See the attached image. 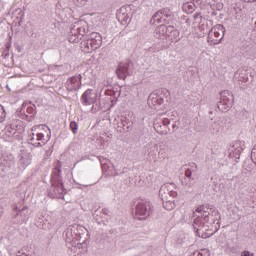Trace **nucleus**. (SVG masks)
Listing matches in <instances>:
<instances>
[{"label": "nucleus", "mask_w": 256, "mask_h": 256, "mask_svg": "<svg viewBox=\"0 0 256 256\" xmlns=\"http://www.w3.org/2000/svg\"><path fill=\"white\" fill-rule=\"evenodd\" d=\"M241 256H255L252 252H249L247 250L241 252Z\"/></svg>", "instance_id": "obj_27"}, {"label": "nucleus", "mask_w": 256, "mask_h": 256, "mask_svg": "<svg viewBox=\"0 0 256 256\" xmlns=\"http://www.w3.org/2000/svg\"><path fill=\"white\" fill-rule=\"evenodd\" d=\"M81 101L83 105H93L97 101V92L93 89L86 90L81 96Z\"/></svg>", "instance_id": "obj_8"}, {"label": "nucleus", "mask_w": 256, "mask_h": 256, "mask_svg": "<svg viewBox=\"0 0 256 256\" xmlns=\"http://www.w3.org/2000/svg\"><path fill=\"white\" fill-rule=\"evenodd\" d=\"M227 108L231 107V104L233 103L231 100H228L227 102H224Z\"/></svg>", "instance_id": "obj_31"}, {"label": "nucleus", "mask_w": 256, "mask_h": 256, "mask_svg": "<svg viewBox=\"0 0 256 256\" xmlns=\"http://www.w3.org/2000/svg\"><path fill=\"white\" fill-rule=\"evenodd\" d=\"M118 21L122 24L127 23L129 21V14L125 11V9H120V11L116 15Z\"/></svg>", "instance_id": "obj_18"}, {"label": "nucleus", "mask_w": 256, "mask_h": 256, "mask_svg": "<svg viewBox=\"0 0 256 256\" xmlns=\"http://www.w3.org/2000/svg\"><path fill=\"white\" fill-rule=\"evenodd\" d=\"M16 256H17V253H16Z\"/></svg>", "instance_id": "obj_39"}, {"label": "nucleus", "mask_w": 256, "mask_h": 256, "mask_svg": "<svg viewBox=\"0 0 256 256\" xmlns=\"http://www.w3.org/2000/svg\"><path fill=\"white\" fill-rule=\"evenodd\" d=\"M9 129H11V128H7L6 131H9Z\"/></svg>", "instance_id": "obj_37"}, {"label": "nucleus", "mask_w": 256, "mask_h": 256, "mask_svg": "<svg viewBox=\"0 0 256 256\" xmlns=\"http://www.w3.org/2000/svg\"><path fill=\"white\" fill-rule=\"evenodd\" d=\"M66 235V241L71 242L75 241V234H73V229L68 228L65 232Z\"/></svg>", "instance_id": "obj_22"}, {"label": "nucleus", "mask_w": 256, "mask_h": 256, "mask_svg": "<svg viewBox=\"0 0 256 256\" xmlns=\"http://www.w3.org/2000/svg\"><path fill=\"white\" fill-rule=\"evenodd\" d=\"M183 9L186 11V13H193V11H195V4L186 3L183 5Z\"/></svg>", "instance_id": "obj_23"}, {"label": "nucleus", "mask_w": 256, "mask_h": 256, "mask_svg": "<svg viewBox=\"0 0 256 256\" xmlns=\"http://www.w3.org/2000/svg\"><path fill=\"white\" fill-rule=\"evenodd\" d=\"M70 128H71L72 132H73L74 135H75V133H77V131H78V129H79V125L77 124V122L72 121V122L70 123Z\"/></svg>", "instance_id": "obj_25"}, {"label": "nucleus", "mask_w": 256, "mask_h": 256, "mask_svg": "<svg viewBox=\"0 0 256 256\" xmlns=\"http://www.w3.org/2000/svg\"><path fill=\"white\" fill-rule=\"evenodd\" d=\"M159 197L163 201V207L166 211H173L177 206L175 204V200H169V196H167V186H161L159 191Z\"/></svg>", "instance_id": "obj_7"}, {"label": "nucleus", "mask_w": 256, "mask_h": 256, "mask_svg": "<svg viewBox=\"0 0 256 256\" xmlns=\"http://www.w3.org/2000/svg\"><path fill=\"white\" fill-rule=\"evenodd\" d=\"M191 175H193V173L191 172V169H187L185 172V176L188 177V179H191Z\"/></svg>", "instance_id": "obj_28"}, {"label": "nucleus", "mask_w": 256, "mask_h": 256, "mask_svg": "<svg viewBox=\"0 0 256 256\" xmlns=\"http://www.w3.org/2000/svg\"><path fill=\"white\" fill-rule=\"evenodd\" d=\"M166 195H167V197H173V199H175V197H177V192H175V191L168 192V190H167Z\"/></svg>", "instance_id": "obj_26"}, {"label": "nucleus", "mask_w": 256, "mask_h": 256, "mask_svg": "<svg viewBox=\"0 0 256 256\" xmlns=\"http://www.w3.org/2000/svg\"><path fill=\"white\" fill-rule=\"evenodd\" d=\"M173 19V12L164 8L162 10L157 11L151 18L150 23L155 25V23H167V21H171Z\"/></svg>", "instance_id": "obj_6"}, {"label": "nucleus", "mask_w": 256, "mask_h": 256, "mask_svg": "<svg viewBox=\"0 0 256 256\" xmlns=\"http://www.w3.org/2000/svg\"><path fill=\"white\" fill-rule=\"evenodd\" d=\"M31 165V157L29 156H22L20 159V166L22 169H27Z\"/></svg>", "instance_id": "obj_19"}, {"label": "nucleus", "mask_w": 256, "mask_h": 256, "mask_svg": "<svg viewBox=\"0 0 256 256\" xmlns=\"http://www.w3.org/2000/svg\"><path fill=\"white\" fill-rule=\"evenodd\" d=\"M0 167H9V169H12V167H15V157H13V155L4 157V159L0 161Z\"/></svg>", "instance_id": "obj_17"}, {"label": "nucleus", "mask_w": 256, "mask_h": 256, "mask_svg": "<svg viewBox=\"0 0 256 256\" xmlns=\"http://www.w3.org/2000/svg\"><path fill=\"white\" fill-rule=\"evenodd\" d=\"M223 105V102H220L218 105V108L221 109V106Z\"/></svg>", "instance_id": "obj_33"}, {"label": "nucleus", "mask_w": 256, "mask_h": 256, "mask_svg": "<svg viewBox=\"0 0 256 256\" xmlns=\"http://www.w3.org/2000/svg\"><path fill=\"white\" fill-rule=\"evenodd\" d=\"M14 210H15V211H17V210H18L17 206H15V207H14Z\"/></svg>", "instance_id": "obj_35"}, {"label": "nucleus", "mask_w": 256, "mask_h": 256, "mask_svg": "<svg viewBox=\"0 0 256 256\" xmlns=\"http://www.w3.org/2000/svg\"><path fill=\"white\" fill-rule=\"evenodd\" d=\"M223 37H225V27L221 24H217L208 32L207 41L209 45H219Z\"/></svg>", "instance_id": "obj_4"}, {"label": "nucleus", "mask_w": 256, "mask_h": 256, "mask_svg": "<svg viewBox=\"0 0 256 256\" xmlns=\"http://www.w3.org/2000/svg\"><path fill=\"white\" fill-rule=\"evenodd\" d=\"M78 34L75 33V29H72L71 34L68 37L69 43H80L81 39H83V33H85V28L78 27L77 28Z\"/></svg>", "instance_id": "obj_12"}, {"label": "nucleus", "mask_w": 256, "mask_h": 256, "mask_svg": "<svg viewBox=\"0 0 256 256\" xmlns=\"http://www.w3.org/2000/svg\"><path fill=\"white\" fill-rule=\"evenodd\" d=\"M151 215V203L145 200H140L136 205L135 217L139 221L147 219Z\"/></svg>", "instance_id": "obj_5"}, {"label": "nucleus", "mask_w": 256, "mask_h": 256, "mask_svg": "<svg viewBox=\"0 0 256 256\" xmlns=\"http://www.w3.org/2000/svg\"><path fill=\"white\" fill-rule=\"evenodd\" d=\"M3 215V209L0 208V217Z\"/></svg>", "instance_id": "obj_34"}, {"label": "nucleus", "mask_w": 256, "mask_h": 256, "mask_svg": "<svg viewBox=\"0 0 256 256\" xmlns=\"http://www.w3.org/2000/svg\"><path fill=\"white\" fill-rule=\"evenodd\" d=\"M6 113H5V108L0 105V123H3L5 121V117H6Z\"/></svg>", "instance_id": "obj_24"}, {"label": "nucleus", "mask_w": 256, "mask_h": 256, "mask_svg": "<svg viewBox=\"0 0 256 256\" xmlns=\"http://www.w3.org/2000/svg\"><path fill=\"white\" fill-rule=\"evenodd\" d=\"M168 37L170 41H174V43H179L181 41V36L179 30L175 29L173 26H168Z\"/></svg>", "instance_id": "obj_15"}, {"label": "nucleus", "mask_w": 256, "mask_h": 256, "mask_svg": "<svg viewBox=\"0 0 256 256\" xmlns=\"http://www.w3.org/2000/svg\"><path fill=\"white\" fill-rule=\"evenodd\" d=\"M103 45V37L97 32H92L87 40L81 42V46L86 53H93Z\"/></svg>", "instance_id": "obj_3"}, {"label": "nucleus", "mask_w": 256, "mask_h": 256, "mask_svg": "<svg viewBox=\"0 0 256 256\" xmlns=\"http://www.w3.org/2000/svg\"><path fill=\"white\" fill-rule=\"evenodd\" d=\"M213 220V218L212 217H209V221H212Z\"/></svg>", "instance_id": "obj_36"}, {"label": "nucleus", "mask_w": 256, "mask_h": 256, "mask_svg": "<svg viewBox=\"0 0 256 256\" xmlns=\"http://www.w3.org/2000/svg\"><path fill=\"white\" fill-rule=\"evenodd\" d=\"M244 149L245 148L243 147V144L240 141H237L229 146L228 153H229L230 157L239 159V157Z\"/></svg>", "instance_id": "obj_10"}, {"label": "nucleus", "mask_w": 256, "mask_h": 256, "mask_svg": "<svg viewBox=\"0 0 256 256\" xmlns=\"http://www.w3.org/2000/svg\"><path fill=\"white\" fill-rule=\"evenodd\" d=\"M104 161H105V159L104 160L100 159L103 171H105V169H107V162H104Z\"/></svg>", "instance_id": "obj_29"}, {"label": "nucleus", "mask_w": 256, "mask_h": 256, "mask_svg": "<svg viewBox=\"0 0 256 256\" xmlns=\"http://www.w3.org/2000/svg\"><path fill=\"white\" fill-rule=\"evenodd\" d=\"M17 256H28L27 253H25V251L20 250L17 252Z\"/></svg>", "instance_id": "obj_30"}, {"label": "nucleus", "mask_w": 256, "mask_h": 256, "mask_svg": "<svg viewBox=\"0 0 256 256\" xmlns=\"http://www.w3.org/2000/svg\"><path fill=\"white\" fill-rule=\"evenodd\" d=\"M168 34H169V26H166V25H160L155 30L156 38L162 41L167 39Z\"/></svg>", "instance_id": "obj_13"}, {"label": "nucleus", "mask_w": 256, "mask_h": 256, "mask_svg": "<svg viewBox=\"0 0 256 256\" xmlns=\"http://www.w3.org/2000/svg\"><path fill=\"white\" fill-rule=\"evenodd\" d=\"M116 75H118V78L125 79L127 75H129V64L125 62H121L116 69Z\"/></svg>", "instance_id": "obj_14"}, {"label": "nucleus", "mask_w": 256, "mask_h": 256, "mask_svg": "<svg viewBox=\"0 0 256 256\" xmlns=\"http://www.w3.org/2000/svg\"><path fill=\"white\" fill-rule=\"evenodd\" d=\"M52 189L54 190L55 195L63 194V183H58L57 185H55V182L52 181Z\"/></svg>", "instance_id": "obj_20"}, {"label": "nucleus", "mask_w": 256, "mask_h": 256, "mask_svg": "<svg viewBox=\"0 0 256 256\" xmlns=\"http://www.w3.org/2000/svg\"><path fill=\"white\" fill-rule=\"evenodd\" d=\"M51 139V129L47 125L34 126L30 132V143L33 147H43Z\"/></svg>", "instance_id": "obj_2"}, {"label": "nucleus", "mask_w": 256, "mask_h": 256, "mask_svg": "<svg viewBox=\"0 0 256 256\" xmlns=\"http://www.w3.org/2000/svg\"><path fill=\"white\" fill-rule=\"evenodd\" d=\"M8 135H11V132H9V134Z\"/></svg>", "instance_id": "obj_38"}, {"label": "nucleus", "mask_w": 256, "mask_h": 256, "mask_svg": "<svg viewBox=\"0 0 256 256\" xmlns=\"http://www.w3.org/2000/svg\"><path fill=\"white\" fill-rule=\"evenodd\" d=\"M255 55H256V49H255V47L249 46V47L247 48L245 57H247V59H251L252 57H255Z\"/></svg>", "instance_id": "obj_21"}, {"label": "nucleus", "mask_w": 256, "mask_h": 256, "mask_svg": "<svg viewBox=\"0 0 256 256\" xmlns=\"http://www.w3.org/2000/svg\"><path fill=\"white\" fill-rule=\"evenodd\" d=\"M66 89L68 91H78V89H81V75L70 77L66 81Z\"/></svg>", "instance_id": "obj_9"}, {"label": "nucleus", "mask_w": 256, "mask_h": 256, "mask_svg": "<svg viewBox=\"0 0 256 256\" xmlns=\"http://www.w3.org/2000/svg\"><path fill=\"white\" fill-rule=\"evenodd\" d=\"M29 207L24 206L21 210H19L16 214V217H19L22 223H27L29 221Z\"/></svg>", "instance_id": "obj_16"}, {"label": "nucleus", "mask_w": 256, "mask_h": 256, "mask_svg": "<svg viewBox=\"0 0 256 256\" xmlns=\"http://www.w3.org/2000/svg\"><path fill=\"white\" fill-rule=\"evenodd\" d=\"M246 3H255L256 0H244Z\"/></svg>", "instance_id": "obj_32"}, {"label": "nucleus", "mask_w": 256, "mask_h": 256, "mask_svg": "<svg viewBox=\"0 0 256 256\" xmlns=\"http://www.w3.org/2000/svg\"><path fill=\"white\" fill-rule=\"evenodd\" d=\"M193 229L197 237L207 239L205 231L209 229V225H214L215 231L221 229V213L217 209L205 210V207L199 206L194 212Z\"/></svg>", "instance_id": "obj_1"}, {"label": "nucleus", "mask_w": 256, "mask_h": 256, "mask_svg": "<svg viewBox=\"0 0 256 256\" xmlns=\"http://www.w3.org/2000/svg\"><path fill=\"white\" fill-rule=\"evenodd\" d=\"M163 97L157 93H151L148 98V105H151L153 109H159L163 105Z\"/></svg>", "instance_id": "obj_11"}]
</instances>
